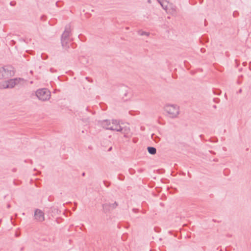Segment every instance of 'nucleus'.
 Returning a JSON list of instances; mask_svg holds the SVG:
<instances>
[{"label":"nucleus","mask_w":251,"mask_h":251,"mask_svg":"<svg viewBox=\"0 0 251 251\" xmlns=\"http://www.w3.org/2000/svg\"><path fill=\"white\" fill-rule=\"evenodd\" d=\"M99 124L106 129L120 132L126 137H127L130 132L128 125H120L119 122L116 120L101 121L99 122Z\"/></svg>","instance_id":"nucleus-1"},{"label":"nucleus","mask_w":251,"mask_h":251,"mask_svg":"<svg viewBox=\"0 0 251 251\" xmlns=\"http://www.w3.org/2000/svg\"><path fill=\"white\" fill-rule=\"evenodd\" d=\"M164 110L171 118L176 117L179 113V107L175 104L166 105Z\"/></svg>","instance_id":"nucleus-2"},{"label":"nucleus","mask_w":251,"mask_h":251,"mask_svg":"<svg viewBox=\"0 0 251 251\" xmlns=\"http://www.w3.org/2000/svg\"><path fill=\"white\" fill-rule=\"evenodd\" d=\"M36 96L39 100L42 101H47L50 100L51 94L50 91L47 89L42 88L36 91Z\"/></svg>","instance_id":"nucleus-3"},{"label":"nucleus","mask_w":251,"mask_h":251,"mask_svg":"<svg viewBox=\"0 0 251 251\" xmlns=\"http://www.w3.org/2000/svg\"><path fill=\"white\" fill-rule=\"evenodd\" d=\"M14 74L13 67L11 66H5L0 67V79L8 78Z\"/></svg>","instance_id":"nucleus-4"},{"label":"nucleus","mask_w":251,"mask_h":251,"mask_svg":"<svg viewBox=\"0 0 251 251\" xmlns=\"http://www.w3.org/2000/svg\"><path fill=\"white\" fill-rule=\"evenodd\" d=\"M20 78H14L2 82L0 84V87L4 89L12 88L20 82Z\"/></svg>","instance_id":"nucleus-5"},{"label":"nucleus","mask_w":251,"mask_h":251,"mask_svg":"<svg viewBox=\"0 0 251 251\" xmlns=\"http://www.w3.org/2000/svg\"><path fill=\"white\" fill-rule=\"evenodd\" d=\"M34 217L35 219L39 222H43L45 220L44 213L40 209H37L35 210Z\"/></svg>","instance_id":"nucleus-6"},{"label":"nucleus","mask_w":251,"mask_h":251,"mask_svg":"<svg viewBox=\"0 0 251 251\" xmlns=\"http://www.w3.org/2000/svg\"><path fill=\"white\" fill-rule=\"evenodd\" d=\"M117 203L116 202H115L114 203L110 204V203H105L102 205V208L103 211L106 213L107 212L115 208L117 206Z\"/></svg>","instance_id":"nucleus-7"},{"label":"nucleus","mask_w":251,"mask_h":251,"mask_svg":"<svg viewBox=\"0 0 251 251\" xmlns=\"http://www.w3.org/2000/svg\"><path fill=\"white\" fill-rule=\"evenodd\" d=\"M71 32V27L70 25L66 26L65 31L62 35L61 40H70L69 36Z\"/></svg>","instance_id":"nucleus-8"},{"label":"nucleus","mask_w":251,"mask_h":251,"mask_svg":"<svg viewBox=\"0 0 251 251\" xmlns=\"http://www.w3.org/2000/svg\"><path fill=\"white\" fill-rule=\"evenodd\" d=\"M70 40H61L62 46L64 49L68 50L70 48L69 45Z\"/></svg>","instance_id":"nucleus-9"},{"label":"nucleus","mask_w":251,"mask_h":251,"mask_svg":"<svg viewBox=\"0 0 251 251\" xmlns=\"http://www.w3.org/2000/svg\"><path fill=\"white\" fill-rule=\"evenodd\" d=\"M158 2L160 4L162 8L166 10L167 9V5L166 4V3H167V1L165 0H157Z\"/></svg>","instance_id":"nucleus-10"},{"label":"nucleus","mask_w":251,"mask_h":251,"mask_svg":"<svg viewBox=\"0 0 251 251\" xmlns=\"http://www.w3.org/2000/svg\"><path fill=\"white\" fill-rule=\"evenodd\" d=\"M147 149L148 152L151 154H155L156 152V149L154 147H149Z\"/></svg>","instance_id":"nucleus-11"},{"label":"nucleus","mask_w":251,"mask_h":251,"mask_svg":"<svg viewBox=\"0 0 251 251\" xmlns=\"http://www.w3.org/2000/svg\"><path fill=\"white\" fill-rule=\"evenodd\" d=\"M123 92L124 93V97L127 98L128 95V93L130 91V89L127 87H124L123 88Z\"/></svg>","instance_id":"nucleus-12"},{"label":"nucleus","mask_w":251,"mask_h":251,"mask_svg":"<svg viewBox=\"0 0 251 251\" xmlns=\"http://www.w3.org/2000/svg\"><path fill=\"white\" fill-rule=\"evenodd\" d=\"M151 138L155 142H158L160 141V138L157 135L153 134L151 135Z\"/></svg>","instance_id":"nucleus-13"},{"label":"nucleus","mask_w":251,"mask_h":251,"mask_svg":"<svg viewBox=\"0 0 251 251\" xmlns=\"http://www.w3.org/2000/svg\"><path fill=\"white\" fill-rule=\"evenodd\" d=\"M138 34L141 36L146 35V36H148L150 35V33L147 32H145V31H144L142 30H139L138 31Z\"/></svg>","instance_id":"nucleus-14"},{"label":"nucleus","mask_w":251,"mask_h":251,"mask_svg":"<svg viewBox=\"0 0 251 251\" xmlns=\"http://www.w3.org/2000/svg\"><path fill=\"white\" fill-rule=\"evenodd\" d=\"M172 11H176V8H175L173 7V8H172Z\"/></svg>","instance_id":"nucleus-15"},{"label":"nucleus","mask_w":251,"mask_h":251,"mask_svg":"<svg viewBox=\"0 0 251 251\" xmlns=\"http://www.w3.org/2000/svg\"><path fill=\"white\" fill-rule=\"evenodd\" d=\"M41 57H42L43 59H44V56H43V55L41 56Z\"/></svg>","instance_id":"nucleus-16"},{"label":"nucleus","mask_w":251,"mask_h":251,"mask_svg":"<svg viewBox=\"0 0 251 251\" xmlns=\"http://www.w3.org/2000/svg\"><path fill=\"white\" fill-rule=\"evenodd\" d=\"M111 150V148H110L109 149V151H110Z\"/></svg>","instance_id":"nucleus-17"},{"label":"nucleus","mask_w":251,"mask_h":251,"mask_svg":"<svg viewBox=\"0 0 251 251\" xmlns=\"http://www.w3.org/2000/svg\"><path fill=\"white\" fill-rule=\"evenodd\" d=\"M7 207H10V205H8Z\"/></svg>","instance_id":"nucleus-18"}]
</instances>
